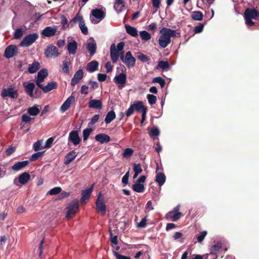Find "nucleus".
<instances>
[{"label":"nucleus","mask_w":259,"mask_h":259,"mask_svg":"<svg viewBox=\"0 0 259 259\" xmlns=\"http://www.w3.org/2000/svg\"><path fill=\"white\" fill-rule=\"evenodd\" d=\"M120 59L128 68L133 67L136 64V59L132 56L130 51H128L124 56V52H122L120 55Z\"/></svg>","instance_id":"nucleus-2"},{"label":"nucleus","mask_w":259,"mask_h":259,"mask_svg":"<svg viewBox=\"0 0 259 259\" xmlns=\"http://www.w3.org/2000/svg\"><path fill=\"white\" fill-rule=\"evenodd\" d=\"M62 190V189L59 187H55L51 189L48 193L51 195H56L59 194Z\"/></svg>","instance_id":"nucleus-55"},{"label":"nucleus","mask_w":259,"mask_h":259,"mask_svg":"<svg viewBox=\"0 0 259 259\" xmlns=\"http://www.w3.org/2000/svg\"><path fill=\"white\" fill-rule=\"evenodd\" d=\"M137 58L140 60L142 62H146L149 60L148 57L141 52L138 53Z\"/></svg>","instance_id":"nucleus-58"},{"label":"nucleus","mask_w":259,"mask_h":259,"mask_svg":"<svg viewBox=\"0 0 259 259\" xmlns=\"http://www.w3.org/2000/svg\"><path fill=\"white\" fill-rule=\"evenodd\" d=\"M38 37V35L36 33L28 34L23 39L20 44V46L22 47H29L34 42Z\"/></svg>","instance_id":"nucleus-5"},{"label":"nucleus","mask_w":259,"mask_h":259,"mask_svg":"<svg viewBox=\"0 0 259 259\" xmlns=\"http://www.w3.org/2000/svg\"><path fill=\"white\" fill-rule=\"evenodd\" d=\"M109 232L110 241L112 243V247H114V246L117 245L118 244L117 236H113V233L111 230H110Z\"/></svg>","instance_id":"nucleus-46"},{"label":"nucleus","mask_w":259,"mask_h":259,"mask_svg":"<svg viewBox=\"0 0 259 259\" xmlns=\"http://www.w3.org/2000/svg\"><path fill=\"white\" fill-rule=\"evenodd\" d=\"M77 49V44L74 40L68 42L67 45V50L70 54H75L76 53Z\"/></svg>","instance_id":"nucleus-25"},{"label":"nucleus","mask_w":259,"mask_h":259,"mask_svg":"<svg viewBox=\"0 0 259 259\" xmlns=\"http://www.w3.org/2000/svg\"><path fill=\"white\" fill-rule=\"evenodd\" d=\"M222 247L221 242H218L215 245H212L210 248V254L216 255L217 252Z\"/></svg>","instance_id":"nucleus-38"},{"label":"nucleus","mask_w":259,"mask_h":259,"mask_svg":"<svg viewBox=\"0 0 259 259\" xmlns=\"http://www.w3.org/2000/svg\"><path fill=\"white\" fill-rule=\"evenodd\" d=\"M57 87L58 83L57 82L51 81L49 82L46 86H44L42 84V86H41V87H39V88L41 89L44 93H47L54 89H57Z\"/></svg>","instance_id":"nucleus-18"},{"label":"nucleus","mask_w":259,"mask_h":259,"mask_svg":"<svg viewBox=\"0 0 259 259\" xmlns=\"http://www.w3.org/2000/svg\"><path fill=\"white\" fill-rule=\"evenodd\" d=\"M77 153L74 150L69 152L65 156L64 163L65 165L70 164L76 157Z\"/></svg>","instance_id":"nucleus-23"},{"label":"nucleus","mask_w":259,"mask_h":259,"mask_svg":"<svg viewBox=\"0 0 259 259\" xmlns=\"http://www.w3.org/2000/svg\"><path fill=\"white\" fill-rule=\"evenodd\" d=\"M207 234V232L206 231H203L202 232H201L199 234H198L196 236L197 241L199 243L202 242Z\"/></svg>","instance_id":"nucleus-53"},{"label":"nucleus","mask_w":259,"mask_h":259,"mask_svg":"<svg viewBox=\"0 0 259 259\" xmlns=\"http://www.w3.org/2000/svg\"><path fill=\"white\" fill-rule=\"evenodd\" d=\"M96 206L97 212L100 213L101 215L104 216L106 213V206L104 198L102 195L101 192H100L98 195V198L96 201Z\"/></svg>","instance_id":"nucleus-3"},{"label":"nucleus","mask_w":259,"mask_h":259,"mask_svg":"<svg viewBox=\"0 0 259 259\" xmlns=\"http://www.w3.org/2000/svg\"><path fill=\"white\" fill-rule=\"evenodd\" d=\"M180 206H177L175 207L173 210L168 212L166 214V217L171 218L172 221H177L180 219L182 214L179 212Z\"/></svg>","instance_id":"nucleus-13"},{"label":"nucleus","mask_w":259,"mask_h":259,"mask_svg":"<svg viewBox=\"0 0 259 259\" xmlns=\"http://www.w3.org/2000/svg\"><path fill=\"white\" fill-rule=\"evenodd\" d=\"M56 29L52 28L50 26L46 27L41 32V34L43 36L51 37L56 34Z\"/></svg>","instance_id":"nucleus-22"},{"label":"nucleus","mask_w":259,"mask_h":259,"mask_svg":"<svg viewBox=\"0 0 259 259\" xmlns=\"http://www.w3.org/2000/svg\"><path fill=\"white\" fill-rule=\"evenodd\" d=\"M48 70L45 68L41 69L37 73V76L36 77L35 80V83L38 88L41 87V86H42V84L41 83V82H42L44 81L45 79L48 76Z\"/></svg>","instance_id":"nucleus-9"},{"label":"nucleus","mask_w":259,"mask_h":259,"mask_svg":"<svg viewBox=\"0 0 259 259\" xmlns=\"http://www.w3.org/2000/svg\"><path fill=\"white\" fill-rule=\"evenodd\" d=\"M78 202L77 200H73L68 207V211L66 215L67 219L72 218L76 213L78 208Z\"/></svg>","instance_id":"nucleus-6"},{"label":"nucleus","mask_w":259,"mask_h":259,"mask_svg":"<svg viewBox=\"0 0 259 259\" xmlns=\"http://www.w3.org/2000/svg\"><path fill=\"white\" fill-rule=\"evenodd\" d=\"M80 20L81 21L79 23V27L81 31V32L84 35H87L88 34V29L87 27L85 25L83 18H81Z\"/></svg>","instance_id":"nucleus-41"},{"label":"nucleus","mask_w":259,"mask_h":259,"mask_svg":"<svg viewBox=\"0 0 259 259\" xmlns=\"http://www.w3.org/2000/svg\"><path fill=\"white\" fill-rule=\"evenodd\" d=\"M29 163L28 160L23 161H20L15 163L12 167V169L14 171H18L25 166H26Z\"/></svg>","instance_id":"nucleus-29"},{"label":"nucleus","mask_w":259,"mask_h":259,"mask_svg":"<svg viewBox=\"0 0 259 259\" xmlns=\"http://www.w3.org/2000/svg\"><path fill=\"white\" fill-rule=\"evenodd\" d=\"M152 82L158 83L161 88H163L165 85V81L164 79L161 77H156L153 79Z\"/></svg>","instance_id":"nucleus-48"},{"label":"nucleus","mask_w":259,"mask_h":259,"mask_svg":"<svg viewBox=\"0 0 259 259\" xmlns=\"http://www.w3.org/2000/svg\"><path fill=\"white\" fill-rule=\"evenodd\" d=\"M116 117V114L113 110L108 112L106 116L105 122L106 123H110Z\"/></svg>","instance_id":"nucleus-36"},{"label":"nucleus","mask_w":259,"mask_h":259,"mask_svg":"<svg viewBox=\"0 0 259 259\" xmlns=\"http://www.w3.org/2000/svg\"><path fill=\"white\" fill-rule=\"evenodd\" d=\"M18 53V48L15 45H10L6 48L5 51L4 56L9 59L15 56Z\"/></svg>","instance_id":"nucleus-12"},{"label":"nucleus","mask_w":259,"mask_h":259,"mask_svg":"<svg viewBox=\"0 0 259 259\" xmlns=\"http://www.w3.org/2000/svg\"><path fill=\"white\" fill-rule=\"evenodd\" d=\"M39 112L40 110L36 106H33L28 109V113L31 116H36Z\"/></svg>","instance_id":"nucleus-40"},{"label":"nucleus","mask_w":259,"mask_h":259,"mask_svg":"<svg viewBox=\"0 0 259 259\" xmlns=\"http://www.w3.org/2000/svg\"><path fill=\"white\" fill-rule=\"evenodd\" d=\"M133 170L134 172H137L140 174L142 172V168L141 167V165L140 163H134L133 164Z\"/></svg>","instance_id":"nucleus-59"},{"label":"nucleus","mask_w":259,"mask_h":259,"mask_svg":"<svg viewBox=\"0 0 259 259\" xmlns=\"http://www.w3.org/2000/svg\"><path fill=\"white\" fill-rule=\"evenodd\" d=\"M70 65L71 62L70 59L66 57L65 59L63 61L62 65L61 66L62 72L65 74H68L69 72V66Z\"/></svg>","instance_id":"nucleus-26"},{"label":"nucleus","mask_w":259,"mask_h":259,"mask_svg":"<svg viewBox=\"0 0 259 259\" xmlns=\"http://www.w3.org/2000/svg\"><path fill=\"white\" fill-rule=\"evenodd\" d=\"M75 101V97L71 95L63 103L60 107V111L62 112L66 111L70 106L71 104Z\"/></svg>","instance_id":"nucleus-17"},{"label":"nucleus","mask_w":259,"mask_h":259,"mask_svg":"<svg viewBox=\"0 0 259 259\" xmlns=\"http://www.w3.org/2000/svg\"><path fill=\"white\" fill-rule=\"evenodd\" d=\"M99 66L98 61L94 60L88 63L87 70L90 72H93L97 69Z\"/></svg>","instance_id":"nucleus-33"},{"label":"nucleus","mask_w":259,"mask_h":259,"mask_svg":"<svg viewBox=\"0 0 259 259\" xmlns=\"http://www.w3.org/2000/svg\"><path fill=\"white\" fill-rule=\"evenodd\" d=\"M32 118L26 114H23L21 117L22 121L25 123H29L31 120Z\"/></svg>","instance_id":"nucleus-63"},{"label":"nucleus","mask_w":259,"mask_h":259,"mask_svg":"<svg viewBox=\"0 0 259 259\" xmlns=\"http://www.w3.org/2000/svg\"><path fill=\"white\" fill-rule=\"evenodd\" d=\"M1 96L3 98L10 97L12 99H17L18 97L17 90H14L12 87L3 89L2 90Z\"/></svg>","instance_id":"nucleus-8"},{"label":"nucleus","mask_w":259,"mask_h":259,"mask_svg":"<svg viewBox=\"0 0 259 259\" xmlns=\"http://www.w3.org/2000/svg\"><path fill=\"white\" fill-rule=\"evenodd\" d=\"M125 28L126 32L131 36L137 37L138 35V31L136 28L132 27L128 24L125 25Z\"/></svg>","instance_id":"nucleus-34"},{"label":"nucleus","mask_w":259,"mask_h":259,"mask_svg":"<svg viewBox=\"0 0 259 259\" xmlns=\"http://www.w3.org/2000/svg\"><path fill=\"white\" fill-rule=\"evenodd\" d=\"M45 55L47 58H52L53 56H58L59 53L56 47L50 45L45 49Z\"/></svg>","instance_id":"nucleus-10"},{"label":"nucleus","mask_w":259,"mask_h":259,"mask_svg":"<svg viewBox=\"0 0 259 259\" xmlns=\"http://www.w3.org/2000/svg\"><path fill=\"white\" fill-rule=\"evenodd\" d=\"M40 68V64L37 61H34L30 65L28 71L30 73H35Z\"/></svg>","instance_id":"nucleus-35"},{"label":"nucleus","mask_w":259,"mask_h":259,"mask_svg":"<svg viewBox=\"0 0 259 259\" xmlns=\"http://www.w3.org/2000/svg\"><path fill=\"white\" fill-rule=\"evenodd\" d=\"M93 130L91 128H85L83 131V141H86L89 137L90 135H91V133L92 132Z\"/></svg>","instance_id":"nucleus-50"},{"label":"nucleus","mask_w":259,"mask_h":259,"mask_svg":"<svg viewBox=\"0 0 259 259\" xmlns=\"http://www.w3.org/2000/svg\"><path fill=\"white\" fill-rule=\"evenodd\" d=\"M160 134V131L157 127H153L149 133L150 137L158 136Z\"/></svg>","instance_id":"nucleus-56"},{"label":"nucleus","mask_w":259,"mask_h":259,"mask_svg":"<svg viewBox=\"0 0 259 259\" xmlns=\"http://www.w3.org/2000/svg\"><path fill=\"white\" fill-rule=\"evenodd\" d=\"M92 39L91 42H88L87 44V49L90 53L91 56L94 55L97 50V45L95 41V40L91 38L90 40Z\"/></svg>","instance_id":"nucleus-21"},{"label":"nucleus","mask_w":259,"mask_h":259,"mask_svg":"<svg viewBox=\"0 0 259 259\" xmlns=\"http://www.w3.org/2000/svg\"><path fill=\"white\" fill-rule=\"evenodd\" d=\"M23 35V31L21 28H18L15 30L14 37L16 39L20 38Z\"/></svg>","instance_id":"nucleus-60"},{"label":"nucleus","mask_w":259,"mask_h":259,"mask_svg":"<svg viewBox=\"0 0 259 259\" xmlns=\"http://www.w3.org/2000/svg\"><path fill=\"white\" fill-rule=\"evenodd\" d=\"M203 15L200 11H194L192 13V18L195 21H201L202 20Z\"/></svg>","instance_id":"nucleus-39"},{"label":"nucleus","mask_w":259,"mask_h":259,"mask_svg":"<svg viewBox=\"0 0 259 259\" xmlns=\"http://www.w3.org/2000/svg\"><path fill=\"white\" fill-rule=\"evenodd\" d=\"M83 19V17L82 16L79 15L78 14H77L76 16L75 17H74L70 21V23H69V26L71 27H73V26L74 25V24H75L77 22H78L79 23H80V22L81 21V20L80 19Z\"/></svg>","instance_id":"nucleus-44"},{"label":"nucleus","mask_w":259,"mask_h":259,"mask_svg":"<svg viewBox=\"0 0 259 259\" xmlns=\"http://www.w3.org/2000/svg\"><path fill=\"white\" fill-rule=\"evenodd\" d=\"M92 15L97 19L102 20L105 17V13L100 9H94L92 11Z\"/></svg>","instance_id":"nucleus-24"},{"label":"nucleus","mask_w":259,"mask_h":259,"mask_svg":"<svg viewBox=\"0 0 259 259\" xmlns=\"http://www.w3.org/2000/svg\"><path fill=\"white\" fill-rule=\"evenodd\" d=\"M126 75L125 73H121L114 77V81L117 84H124L126 82Z\"/></svg>","instance_id":"nucleus-30"},{"label":"nucleus","mask_w":259,"mask_h":259,"mask_svg":"<svg viewBox=\"0 0 259 259\" xmlns=\"http://www.w3.org/2000/svg\"><path fill=\"white\" fill-rule=\"evenodd\" d=\"M120 55L121 53L116 49L115 44H112L110 47V56L113 63L117 62Z\"/></svg>","instance_id":"nucleus-14"},{"label":"nucleus","mask_w":259,"mask_h":259,"mask_svg":"<svg viewBox=\"0 0 259 259\" xmlns=\"http://www.w3.org/2000/svg\"><path fill=\"white\" fill-rule=\"evenodd\" d=\"M163 31H166L169 37L170 38L171 37H174L177 36L176 30L171 29L170 28H163Z\"/></svg>","instance_id":"nucleus-49"},{"label":"nucleus","mask_w":259,"mask_h":259,"mask_svg":"<svg viewBox=\"0 0 259 259\" xmlns=\"http://www.w3.org/2000/svg\"><path fill=\"white\" fill-rule=\"evenodd\" d=\"M23 87L25 88V92L31 98H34V90L35 89V84L33 82H24Z\"/></svg>","instance_id":"nucleus-15"},{"label":"nucleus","mask_w":259,"mask_h":259,"mask_svg":"<svg viewBox=\"0 0 259 259\" xmlns=\"http://www.w3.org/2000/svg\"><path fill=\"white\" fill-rule=\"evenodd\" d=\"M166 180V177L162 172H158L156 176L155 181L158 184V185L161 187L165 183Z\"/></svg>","instance_id":"nucleus-32"},{"label":"nucleus","mask_w":259,"mask_h":259,"mask_svg":"<svg viewBox=\"0 0 259 259\" xmlns=\"http://www.w3.org/2000/svg\"><path fill=\"white\" fill-rule=\"evenodd\" d=\"M160 36L158 39L159 46L162 48H166L171 42L166 31H163V28L160 30Z\"/></svg>","instance_id":"nucleus-4"},{"label":"nucleus","mask_w":259,"mask_h":259,"mask_svg":"<svg viewBox=\"0 0 259 259\" xmlns=\"http://www.w3.org/2000/svg\"><path fill=\"white\" fill-rule=\"evenodd\" d=\"M95 139L96 141L99 142L102 144L107 143L110 141V137L108 135L103 133L97 134L95 136Z\"/></svg>","instance_id":"nucleus-20"},{"label":"nucleus","mask_w":259,"mask_h":259,"mask_svg":"<svg viewBox=\"0 0 259 259\" xmlns=\"http://www.w3.org/2000/svg\"><path fill=\"white\" fill-rule=\"evenodd\" d=\"M125 0H115L114 8L117 12H120L123 10L125 7Z\"/></svg>","instance_id":"nucleus-31"},{"label":"nucleus","mask_w":259,"mask_h":259,"mask_svg":"<svg viewBox=\"0 0 259 259\" xmlns=\"http://www.w3.org/2000/svg\"><path fill=\"white\" fill-rule=\"evenodd\" d=\"M133 105L134 106L135 109L137 112L142 113V119L141 121V123L142 124L146 119L147 108L144 105L143 102L140 101H137L136 103H134Z\"/></svg>","instance_id":"nucleus-7"},{"label":"nucleus","mask_w":259,"mask_h":259,"mask_svg":"<svg viewBox=\"0 0 259 259\" xmlns=\"http://www.w3.org/2000/svg\"><path fill=\"white\" fill-rule=\"evenodd\" d=\"M140 35L142 40L148 41L151 38V34L145 30L140 32Z\"/></svg>","instance_id":"nucleus-42"},{"label":"nucleus","mask_w":259,"mask_h":259,"mask_svg":"<svg viewBox=\"0 0 259 259\" xmlns=\"http://www.w3.org/2000/svg\"><path fill=\"white\" fill-rule=\"evenodd\" d=\"M244 15L246 25L251 26L255 25L252 19L256 20L259 16V12L255 9L247 8Z\"/></svg>","instance_id":"nucleus-1"},{"label":"nucleus","mask_w":259,"mask_h":259,"mask_svg":"<svg viewBox=\"0 0 259 259\" xmlns=\"http://www.w3.org/2000/svg\"><path fill=\"white\" fill-rule=\"evenodd\" d=\"M100 117V115L99 114L95 115L91 119L90 121L88 123V126H91L94 124H95L97 122H98Z\"/></svg>","instance_id":"nucleus-57"},{"label":"nucleus","mask_w":259,"mask_h":259,"mask_svg":"<svg viewBox=\"0 0 259 259\" xmlns=\"http://www.w3.org/2000/svg\"><path fill=\"white\" fill-rule=\"evenodd\" d=\"M148 102L150 105L154 104L157 101V97L152 94H148L147 96Z\"/></svg>","instance_id":"nucleus-54"},{"label":"nucleus","mask_w":259,"mask_h":259,"mask_svg":"<svg viewBox=\"0 0 259 259\" xmlns=\"http://www.w3.org/2000/svg\"><path fill=\"white\" fill-rule=\"evenodd\" d=\"M113 253L117 259H132L128 256L120 254L115 251L113 250Z\"/></svg>","instance_id":"nucleus-62"},{"label":"nucleus","mask_w":259,"mask_h":259,"mask_svg":"<svg viewBox=\"0 0 259 259\" xmlns=\"http://www.w3.org/2000/svg\"><path fill=\"white\" fill-rule=\"evenodd\" d=\"M83 76V71L82 69L78 70L74 74L73 77L71 79V85L74 86L77 84Z\"/></svg>","instance_id":"nucleus-16"},{"label":"nucleus","mask_w":259,"mask_h":259,"mask_svg":"<svg viewBox=\"0 0 259 259\" xmlns=\"http://www.w3.org/2000/svg\"><path fill=\"white\" fill-rule=\"evenodd\" d=\"M45 153V151L37 152L33 154L30 157L31 161H34L38 159L40 157H42Z\"/></svg>","instance_id":"nucleus-43"},{"label":"nucleus","mask_w":259,"mask_h":259,"mask_svg":"<svg viewBox=\"0 0 259 259\" xmlns=\"http://www.w3.org/2000/svg\"><path fill=\"white\" fill-rule=\"evenodd\" d=\"M132 189L134 191L138 193H142L145 191L144 185L138 183L133 185Z\"/></svg>","instance_id":"nucleus-37"},{"label":"nucleus","mask_w":259,"mask_h":259,"mask_svg":"<svg viewBox=\"0 0 259 259\" xmlns=\"http://www.w3.org/2000/svg\"><path fill=\"white\" fill-rule=\"evenodd\" d=\"M157 68L162 70H167L169 68V64L168 61H160L158 62Z\"/></svg>","instance_id":"nucleus-45"},{"label":"nucleus","mask_w":259,"mask_h":259,"mask_svg":"<svg viewBox=\"0 0 259 259\" xmlns=\"http://www.w3.org/2000/svg\"><path fill=\"white\" fill-rule=\"evenodd\" d=\"M134 150L131 148H126L122 153V156L124 158L130 157L133 154Z\"/></svg>","instance_id":"nucleus-47"},{"label":"nucleus","mask_w":259,"mask_h":259,"mask_svg":"<svg viewBox=\"0 0 259 259\" xmlns=\"http://www.w3.org/2000/svg\"><path fill=\"white\" fill-rule=\"evenodd\" d=\"M102 104L100 100L93 99L89 102V107L101 109L102 108Z\"/></svg>","instance_id":"nucleus-28"},{"label":"nucleus","mask_w":259,"mask_h":259,"mask_svg":"<svg viewBox=\"0 0 259 259\" xmlns=\"http://www.w3.org/2000/svg\"><path fill=\"white\" fill-rule=\"evenodd\" d=\"M204 26V24L200 23L198 25L194 27V31L195 33H199L202 31Z\"/></svg>","instance_id":"nucleus-61"},{"label":"nucleus","mask_w":259,"mask_h":259,"mask_svg":"<svg viewBox=\"0 0 259 259\" xmlns=\"http://www.w3.org/2000/svg\"><path fill=\"white\" fill-rule=\"evenodd\" d=\"M94 184L92 185L90 188L85 190H83L81 192V197L80 199V203L81 204H85L91 196V193L93 191Z\"/></svg>","instance_id":"nucleus-11"},{"label":"nucleus","mask_w":259,"mask_h":259,"mask_svg":"<svg viewBox=\"0 0 259 259\" xmlns=\"http://www.w3.org/2000/svg\"><path fill=\"white\" fill-rule=\"evenodd\" d=\"M69 140L74 145H76L79 144L80 139L78 136L77 131H73L69 134Z\"/></svg>","instance_id":"nucleus-19"},{"label":"nucleus","mask_w":259,"mask_h":259,"mask_svg":"<svg viewBox=\"0 0 259 259\" xmlns=\"http://www.w3.org/2000/svg\"><path fill=\"white\" fill-rule=\"evenodd\" d=\"M16 150V148L11 146L6 150V154L7 156H10Z\"/></svg>","instance_id":"nucleus-64"},{"label":"nucleus","mask_w":259,"mask_h":259,"mask_svg":"<svg viewBox=\"0 0 259 259\" xmlns=\"http://www.w3.org/2000/svg\"><path fill=\"white\" fill-rule=\"evenodd\" d=\"M33 148L35 151H38V150L44 148V147L42 146V140H38L35 142L33 144Z\"/></svg>","instance_id":"nucleus-52"},{"label":"nucleus","mask_w":259,"mask_h":259,"mask_svg":"<svg viewBox=\"0 0 259 259\" xmlns=\"http://www.w3.org/2000/svg\"><path fill=\"white\" fill-rule=\"evenodd\" d=\"M61 25L63 29H65L69 26V23H68V20L67 18L64 16L62 15L61 17Z\"/></svg>","instance_id":"nucleus-51"},{"label":"nucleus","mask_w":259,"mask_h":259,"mask_svg":"<svg viewBox=\"0 0 259 259\" xmlns=\"http://www.w3.org/2000/svg\"><path fill=\"white\" fill-rule=\"evenodd\" d=\"M30 179V175L28 172H23L18 178V181L21 185L26 184Z\"/></svg>","instance_id":"nucleus-27"}]
</instances>
